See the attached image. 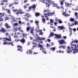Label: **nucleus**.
Returning <instances> with one entry per match:
<instances>
[{
	"mask_svg": "<svg viewBox=\"0 0 78 78\" xmlns=\"http://www.w3.org/2000/svg\"><path fill=\"white\" fill-rule=\"evenodd\" d=\"M9 36V38H2V37H0V40H3V41H11V37Z\"/></svg>",
	"mask_w": 78,
	"mask_h": 78,
	"instance_id": "1",
	"label": "nucleus"
},
{
	"mask_svg": "<svg viewBox=\"0 0 78 78\" xmlns=\"http://www.w3.org/2000/svg\"><path fill=\"white\" fill-rule=\"evenodd\" d=\"M24 12L22 11V10L19 9L18 10V11H16V14L17 16H18L20 14H24Z\"/></svg>",
	"mask_w": 78,
	"mask_h": 78,
	"instance_id": "2",
	"label": "nucleus"
},
{
	"mask_svg": "<svg viewBox=\"0 0 78 78\" xmlns=\"http://www.w3.org/2000/svg\"><path fill=\"white\" fill-rule=\"evenodd\" d=\"M58 42L59 44H66V41H65V40L63 39L58 40Z\"/></svg>",
	"mask_w": 78,
	"mask_h": 78,
	"instance_id": "3",
	"label": "nucleus"
},
{
	"mask_svg": "<svg viewBox=\"0 0 78 78\" xmlns=\"http://www.w3.org/2000/svg\"><path fill=\"white\" fill-rule=\"evenodd\" d=\"M3 45H11L12 46H14V44L12 43V42H4L3 43Z\"/></svg>",
	"mask_w": 78,
	"mask_h": 78,
	"instance_id": "4",
	"label": "nucleus"
},
{
	"mask_svg": "<svg viewBox=\"0 0 78 78\" xmlns=\"http://www.w3.org/2000/svg\"><path fill=\"white\" fill-rule=\"evenodd\" d=\"M71 48H78V47H77V45L76 44H72L71 43Z\"/></svg>",
	"mask_w": 78,
	"mask_h": 78,
	"instance_id": "5",
	"label": "nucleus"
},
{
	"mask_svg": "<svg viewBox=\"0 0 78 78\" xmlns=\"http://www.w3.org/2000/svg\"><path fill=\"white\" fill-rule=\"evenodd\" d=\"M17 47L18 48L17 50L18 51H20L21 52H22V46L20 45H18L17 46Z\"/></svg>",
	"mask_w": 78,
	"mask_h": 78,
	"instance_id": "6",
	"label": "nucleus"
},
{
	"mask_svg": "<svg viewBox=\"0 0 78 78\" xmlns=\"http://www.w3.org/2000/svg\"><path fill=\"white\" fill-rule=\"evenodd\" d=\"M6 31V30H5V29L3 28H2L1 30H0V32L1 33H5V32Z\"/></svg>",
	"mask_w": 78,
	"mask_h": 78,
	"instance_id": "7",
	"label": "nucleus"
},
{
	"mask_svg": "<svg viewBox=\"0 0 78 78\" xmlns=\"http://www.w3.org/2000/svg\"><path fill=\"white\" fill-rule=\"evenodd\" d=\"M74 51L73 52V54H75L78 53V49L76 48L73 49Z\"/></svg>",
	"mask_w": 78,
	"mask_h": 78,
	"instance_id": "8",
	"label": "nucleus"
},
{
	"mask_svg": "<svg viewBox=\"0 0 78 78\" xmlns=\"http://www.w3.org/2000/svg\"><path fill=\"white\" fill-rule=\"evenodd\" d=\"M35 23L37 27V30H39V21H35Z\"/></svg>",
	"mask_w": 78,
	"mask_h": 78,
	"instance_id": "9",
	"label": "nucleus"
},
{
	"mask_svg": "<svg viewBox=\"0 0 78 78\" xmlns=\"http://www.w3.org/2000/svg\"><path fill=\"white\" fill-rule=\"evenodd\" d=\"M5 26L6 28H11V26H9L8 24V23H5Z\"/></svg>",
	"mask_w": 78,
	"mask_h": 78,
	"instance_id": "10",
	"label": "nucleus"
},
{
	"mask_svg": "<svg viewBox=\"0 0 78 78\" xmlns=\"http://www.w3.org/2000/svg\"><path fill=\"white\" fill-rule=\"evenodd\" d=\"M36 41H37H37H37V40H38V41H39V36L37 35V34H36Z\"/></svg>",
	"mask_w": 78,
	"mask_h": 78,
	"instance_id": "11",
	"label": "nucleus"
},
{
	"mask_svg": "<svg viewBox=\"0 0 78 78\" xmlns=\"http://www.w3.org/2000/svg\"><path fill=\"white\" fill-rule=\"evenodd\" d=\"M10 17V19L12 20L13 22H15L16 21V20H15V18H14V17L13 16H11Z\"/></svg>",
	"mask_w": 78,
	"mask_h": 78,
	"instance_id": "12",
	"label": "nucleus"
},
{
	"mask_svg": "<svg viewBox=\"0 0 78 78\" xmlns=\"http://www.w3.org/2000/svg\"><path fill=\"white\" fill-rule=\"evenodd\" d=\"M39 47L40 48V50H44V48L42 45L41 44H39Z\"/></svg>",
	"mask_w": 78,
	"mask_h": 78,
	"instance_id": "13",
	"label": "nucleus"
},
{
	"mask_svg": "<svg viewBox=\"0 0 78 78\" xmlns=\"http://www.w3.org/2000/svg\"><path fill=\"white\" fill-rule=\"evenodd\" d=\"M5 14V13H0V18H2V17H3Z\"/></svg>",
	"mask_w": 78,
	"mask_h": 78,
	"instance_id": "14",
	"label": "nucleus"
},
{
	"mask_svg": "<svg viewBox=\"0 0 78 78\" xmlns=\"http://www.w3.org/2000/svg\"><path fill=\"white\" fill-rule=\"evenodd\" d=\"M26 53L27 54H31V53H32V51H31V49H30L29 50V51H27V52Z\"/></svg>",
	"mask_w": 78,
	"mask_h": 78,
	"instance_id": "15",
	"label": "nucleus"
},
{
	"mask_svg": "<svg viewBox=\"0 0 78 78\" xmlns=\"http://www.w3.org/2000/svg\"><path fill=\"white\" fill-rule=\"evenodd\" d=\"M78 42V41L77 40H75L71 42V44H73V43H77Z\"/></svg>",
	"mask_w": 78,
	"mask_h": 78,
	"instance_id": "16",
	"label": "nucleus"
},
{
	"mask_svg": "<svg viewBox=\"0 0 78 78\" xmlns=\"http://www.w3.org/2000/svg\"><path fill=\"white\" fill-rule=\"evenodd\" d=\"M20 42H21L23 43H23H24V42H25V40L23 38H22L21 40H20Z\"/></svg>",
	"mask_w": 78,
	"mask_h": 78,
	"instance_id": "17",
	"label": "nucleus"
},
{
	"mask_svg": "<svg viewBox=\"0 0 78 78\" xmlns=\"http://www.w3.org/2000/svg\"><path fill=\"white\" fill-rule=\"evenodd\" d=\"M62 48L63 49H65L66 47H65L64 45H61L59 47V48Z\"/></svg>",
	"mask_w": 78,
	"mask_h": 78,
	"instance_id": "18",
	"label": "nucleus"
},
{
	"mask_svg": "<svg viewBox=\"0 0 78 78\" xmlns=\"http://www.w3.org/2000/svg\"><path fill=\"white\" fill-rule=\"evenodd\" d=\"M54 36V33L53 32L51 33L50 35L49 36V38H50V37H53Z\"/></svg>",
	"mask_w": 78,
	"mask_h": 78,
	"instance_id": "19",
	"label": "nucleus"
},
{
	"mask_svg": "<svg viewBox=\"0 0 78 78\" xmlns=\"http://www.w3.org/2000/svg\"><path fill=\"white\" fill-rule=\"evenodd\" d=\"M39 32H40V35H41L42 36H43V32H42V30H39Z\"/></svg>",
	"mask_w": 78,
	"mask_h": 78,
	"instance_id": "20",
	"label": "nucleus"
},
{
	"mask_svg": "<svg viewBox=\"0 0 78 78\" xmlns=\"http://www.w3.org/2000/svg\"><path fill=\"white\" fill-rule=\"evenodd\" d=\"M30 29H32V28L30 27H27V31H29V30H30Z\"/></svg>",
	"mask_w": 78,
	"mask_h": 78,
	"instance_id": "21",
	"label": "nucleus"
},
{
	"mask_svg": "<svg viewBox=\"0 0 78 78\" xmlns=\"http://www.w3.org/2000/svg\"><path fill=\"white\" fill-rule=\"evenodd\" d=\"M44 15L45 16V17L47 19L46 20H49V18H48V16H47V13H44Z\"/></svg>",
	"mask_w": 78,
	"mask_h": 78,
	"instance_id": "22",
	"label": "nucleus"
},
{
	"mask_svg": "<svg viewBox=\"0 0 78 78\" xmlns=\"http://www.w3.org/2000/svg\"><path fill=\"white\" fill-rule=\"evenodd\" d=\"M44 39H45V38H44L43 37H39L40 41H44Z\"/></svg>",
	"mask_w": 78,
	"mask_h": 78,
	"instance_id": "23",
	"label": "nucleus"
},
{
	"mask_svg": "<svg viewBox=\"0 0 78 78\" xmlns=\"http://www.w3.org/2000/svg\"><path fill=\"white\" fill-rule=\"evenodd\" d=\"M3 21V19L2 18H0V21ZM2 25V23H0V27H1Z\"/></svg>",
	"mask_w": 78,
	"mask_h": 78,
	"instance_id": "24",
	"label": "nucleus"
},
{
	"mask_svg": "<svg viewBox=\"0 0 78 78\" xmlns=\"http://www.w3.org/2000/svg\"><path fill=\"white\" fill-rule=\"evenodd\" d=\"M23 37H25V38H27V34L23 33Z\"/></svg>",
	"mask_w": 78,
	"mask_h": 78,
	"instance_id": "25",
	"label": "nucleus"
},
{
	"mask_svg": "<svg viewBox=\"0 0 78 78\" xmlns=\"http://www.w3.org/2000/svg\"><path fill=\"white\" fill-rule=\"evenodd\" d=\"M24 16H25L26 17H27V18H28V17H30V15H29V14H28V13L26 14V15H25Z\"/></svg>",
	"mask_w": 78,
	"mask_h": 78,
	"instance_id": "26",
	"label": "nucleus"
},
{
	"mask_svg": "<svg viewBox=\"0 0 78 78\" xmlns=\"http://www.w3.org/2000/svg\"><path fill=\"white\" fill-rule=\"evenodd\" d=\"M56 50V47L51 48V50H52L53 51H54Z\"/></svg>",
	"mask_w": 78,
	"mask_h": 78,
	"instance_id": "27",
	"label": "nucleus"
},
{
	"mask_svg": "<svg viewBox=\"0 0 78 78\" xmlns=\"http://www.w3.org/2000/svg\"><path fill=\"white\" fill-rule=\"evenodd\" d=\"M60 3V4L61 5H64V2L63 1H59Z\"/></svg>",
	"mask_w": 78,
	"mask_h": 78,
	"instance_id": "28",
	"label": "nucleus"
},
{
	"mask_svg": "<svg viewBox=\"0 0 78 78\" xmlns=\"http://www.w3.org/2000/svg\"><path fill=\"white\" fill-rule=\"evenodd\" d=\"M36 5L35 4H34L32 6V8L33 9H35L36 8Z\"/></svg>",
	"mask_w": 78,
	"mask_h": 78,
	"instance_id": "29",
	"label": "nucleus"
},
{
	"mask_svg": "<svg viewBox=\"0 0 78 78\" xmlns=\"http://www.w3.org/2000/svg\"><path fill=\"white\" fill-rule=\"evenodd\" d=\"M29 4H27L25 5L23 7L24 9H26L28 6H29Z\"/></svg>",
	"mask_w": 78,
	"mask_h": 78,
	"instance_id": "30",
	"label": "nucleus"
},
{
	"mask_svg": "<svg viewBox=\"0 0 78 78\" xmlns=\"http://www.w3.org/2000/svg\"><path fill=\"white\" fill-rule=\"evenodd\" d=\"M58 28L61 30H63V29H64V27L62 26H60L58 27Z\"/></svg>",
	"mask_w": 78,
	"mask_h": 78,
	"instance_id": "31",
	"label": "nucleus"
},
{
	"mask_svg": "<svg viewBox=\"0 0 78 78\" xmlns=\"http://www.w3.org/2000/svg\"><path fill=\"white\" fill-rule=\"evenodd\" d=\"M6 11L8 12V14H11V12H10V11L9 10V9H6Z\"/></svg>",
	"mask_w": 78,
	"mask_h": 78,
	"instance_id": "32",
	"label": "nucleus"
},
{
	"mask_svg": "<svg viewBox=\"0 0 78 78\" xmlns=\"http://www.w3.org/2000/svg\"><path fill=\"white\" fill-rule=\"evenodd\" d=\"M70 21L72 22H74V21H75V20L73 18H70Z\"/></svg>",
	"mask_w": 78,
	"mask_h": 78,
	"instance_id": "33",
	"label": "nucleus"
},
{
	"mask_svg": "<svg viewBox=\"0 0 78 78\" xmlns=\"http://www.w3.org/2000/svg\"><path fill=\"white\" fill-rule=\"evenodd\" d=\"M33 29H32L31 30H30V33L31 34H33V28H34V27L33 28Z\"/></svg>",
	"mask_w": 78,
	"mask_h": 78,
	"instance_id": "34",
	"label": "nucleus"
},
{
	"mask_svg": "<svg viewBox=\"0 0 78 78\" xmlns=\"http://www.w3.org/2000/svg\"><path fill=\"white\" fill-rule=\"evenodd\" d=\"M12 25L13 26H17V25H18V24L17 23H15L14 24L12 23Z\"/></svg>",
	"mask_w": 78,
	"mask_h": 78,
	"instance_id": "35",
	"label": "nucleus"
},
{
	"mask_svg": "<svg viewBox=\"0 0 78 78\" xmlns=\"http://www.w3.org/2000/svg\"><path fill=\"white\" fill-rule=\"evenodd\" d=\"M58 23H62V20H59L58 21Z\"/></svg>",
	"mask_w": 78,
	"mask_h": 78,
	"instance_id": "36",
	"label": "nucleus"
},
{
	"mask_svg": "<svg viewBox=\"0 0 78 78\" xmlns=\"http://www.w3.org/2000/svg\"><path fill=\"white\" fill-rule=\"evenodd\" d=\"M39 1H40V2H43L44 3H45V2H47V1H45V0H40Z\"/></svg>",
	"mask_w": 78,
	"mask_h": 78,
	"instance_id": "37",
	"label": "nucleus"
},
{
	"mask_svg": "<svg viewBox=\"0 0 78 78\" xmlns=\"http://www.w3.org/2000/svg\"><path fill=\"white\" fill-rule=\"evenodd\" d=\"M35 15L36 17H37V16H39V13L36 12L35 13Z\"/></svg>",
	"mask_w": 78,
	"mask_h": 78,
	"instance_id": "38",
	"label": "nucleus"
},
{
	"mask_svg": "<svg viewBox=\"0 0 78 78\" xmlns=\"http://www.w3.org/2000/svg\"><path fill=\"white\" fill-rule=\"evenodd\" d=\"M72 51L71 50H68L67 51V53H71V52H72Z\"/></svg>",
	"mask_w": 78,
	"mask_h": 78,
	"instance_id": "39",
	"label": "nucleus"
},
{
	"mask_svg": "<svg viewBox=\"0 0 78 78\" xmlns=\"http://www.w3.org/2000/svg\"><path fill=\"white\" fill-rule=\"evenodd\" d=\"M64 52V51H62L61 50L58 51V53H63Z\"/></svg>",
	"mask_w": 78,
	"mask_h": 78,
	"instance_id": "40",
	"label": "nucleus"
},
{
	"mask_svg": "<svg viewBox=\"0 0 78 78\" xmlns=\"http://www.w3.org/2000/svg\"><path fill=\"white\" fill-rule=\"evenodd\" d=\"M47 15H48V16H51V13L49 12L48 13H46Z\"/></svg>",
	"mask_w": 78,
	"mask_h": 78,
	"instance_id": "41",
	"label": "nucleus"
},
{
	"mask_svg": "<svg viewBox=\"0 0 78 78\" xmlns=\"http://www.w3.org/2000/svg\"><path fill=\"white\" fill-rule=\"evenodd\" d=\"M1 2H7L8 0H3L2 1H1Z\"/></svg>",
	"mask_w": 78,
	"mask_h": 78,
	"instance_id": "42",
	"label": "nucleus"
},
{
	"mask_svg": "<svg viewBox=\"0 0 78 78\" xmlns=\"http://www.w3.org/2000/svg\"><path fill=\"white\" fill-rule=\"evenodd\" d=\"M50 23H53L54 22V20H52V19H50Z\"/></svg>",
	"mask_w": 78,
	"mask_h": 78,
	"instance_id": "43",
	"label": "nucleus"
},
{
	"mask_svg": "<svg viewBox=\"0 0 78 78\" xmlns=\"http://www.w3.org/2000/svg\"><path fill=\"white\" fill-rule=\"evenodd\" d=\"M51 16H53V15H55V12L51 13Z\"/></svg>",
	"mask_w": 78,
	"mask_h": 78,
	"instance_id": "44",
	"label": "nucleus"
},
{
	"mask_svg": "<svg viewBox=\"0 0 78 78\" xmlns=\"http://www.w3.org/2000/svg\"><path fill=\"white\" fill-rule=\"evenodd\" d=\"M12 9H13V12H16H16H17V11H18V10H17V9H16V10L13 9H14V7L12 8Z\"/></svg>",
	"mask_w": 78,
	"mask_h": 78,
	"instance_id": "45",
	"label": "nucleus"
},
{
	"mask_svg": "<svg viewBox=\"0 0 78 78\" xmlns=\"http://www.w3.org/2000/svg\"><path fill=\"white\" fill-rule=\"evenodd\" d=\"M57 38H59V39H61V35H58V37H57Z\"/></svg>",
	"mask_w": 78,
	"mask_h": 78,
	"instance_id": "46",
	"label": "nucleus"
},
{
	"mask_svg": "<svg viewBox=\"0 0 78 78\" xmlns=\"http://www.w3.org/2000/svg\"><path fill=\"white\" fill-rule=\"evenodd\" d=\"M55 22H58V21L59 20H58V18H55Z\"/></svg>",
	"mask_w": 78,
	"mask_h": 78,
	"instance_id": "47",
	"label": "nucleus"
},
{
	"mask_svg": "<svg viewBox=\"0 0 78 78\" xmlns=\"http://www.w3.org/2000/svg\"><path fill=\"white\" fill-rule=\"evenodd\" d=\"M42 22L44 23V22H45V19H44V18H42Z\"/></svg>",
	"mask_w": 78,
	"mask_h": 78,
	"instance_id": "48",
	"label": "nucleus"
},
{
	"mask_svg": "<svg viewBox=\"0 0 78 78\" xmlns=\"http://www.w3.org/2000/svg\"><path fill=\"white\" fill-rule=\"evenodd\" d=\"M66 6H67L68 7H69V6H70V4L69 3H67L66 4Z\"/></svg>",
	"mask_w": 78,
	"mask_h": 78,
	"instance_id": "49",
	"label": "nucleus"
},
{
	"mask_svg": "<svg viewBox=\"0 0 78 78\" xmlns=\"http://www.w3.org/2000/svg\"><path fill=\"white\" fill-rule=\"evenodd\" d=\"M43 50V52L44 53V54H47V51L45 50Z\"/></svg>",
	"mask_w": 78,
	"mask_h": 78,
	"instance_id": "50",
	"label": "nucleus"
},
{
	"mask_svg": "<svg viewBox=\"0 0 78 78\" xmlns=\"http://www.w3.org/2000/svg\"><path fill=\"white\" fill-rule=\"evenodd\" d=\"M46 5H47L48 7H49V6L50 5L49 3L48 4L47 2H46Z\"/></svg>",
	"mask_w": 78,
	"mask_h": 78,
	"instance_id": "51",
	"label": "nucleus"
},
{
	"mask_svg": "<svg viewBox=\"0 0 78 78\" xmlns=\"http://www.w3.org/2000/svg\"><path fill=\"white\" fill-rule=\"evenodd\" d=\"M46 47H50V45L48 43L46 44Z\"/></svg>",
	"mask_w": 78,
	"mask_h": 78,
	"instance_id": "52",
	"label": "nucleus"
},
{
	"mask_svg": "<svg viewBox=\"0 0 78 78\" xmlns=\"http://www.w3.org/2000/svg\"><path fill=\"white\" fill-rule=\"evenodd\" d=\"M31 8H32V7H31V6L29 8V10H27V11H30L31 10Z\"/></svg>",
	"mask_w": 78,
	"mask_h": 78,
	"instance_id": "53",
	"label": "nucleus"
},
{
	"mask_svg": "<svg viewBox=\"0 0 78 78\" xmlns=\"http://www.w3.org/2000/svg\"><path fill=\"white\" fill-rule=\"evenodd\" d=\"M14 38H16V39H18V37H17V35H14Z\"/></svg>",
	"mask_w": 78,
	"mask_h": 78,
	"instance_id": "54",
	"label": "nucleus"
},
{
	"mask_svg": "<svg viewBox=\"0 0 78 78\" xmlns=\"http://www.w3.org/2000/svg\"><path fill=\"white\" fill-rule=\"evenodd\" d=\"M60 8H62V10H64V6H63L61 5Z\"/></svg>",
	"mask_w": 78,
	"mask_h": 78,
	"instance_id": "55",
	"label": "nucleus"
},
{
	"mask_svg": "<svg viewBox=\"0 0 78 78\" xmlns=\"http://www.w3.org/2000/svg\"><path fill=\"white\" fill-rule=\"evenodd\" d=\"M62 38L63 39H66L67 38V37H66V36H63Z\"/></svg>",
	"mask_w": 78,
	"mask_h": 78,
	"instance_id": "56",
	"label": "nucleus"
},
{
	"mask_svg": "<svg viewBox=\"0 0 78 78\" xmlns=\"http://www.w3.org/2000/svg\"><path fill=\"white\" fill-rule=\"evenodd\" d=\"M55 37H57V38H58V35L57 34H55Z\"/></svg>",
	"mask_w": 78,
	"mask_h": 78,
	"instance_id": "57",
	"label": "nucleus"
},
{
	"mask_svg": "<svg viewBox=\"0 0 78 78\" xmlns=\"http://www.w3.org/2000/svg\"><path fill=\"white\" fill-rule=\"evenodd\" d=\"M39 54V52H34L33 53V54L34 55H36V54Z\"/></svg>",
	"mask_w": 78,
	"mask_h": 78,
	"instance_id": "58",
	"label": "nucleus"
},
{
	"mask_svg": "<svg viewBox=\"0 0 78 78\" xmlns=\"http://www.w3.org/2000/svg\"><path fill=\"white\" fill-rule=\"evenodd\" d=\"M54 5H53V6H54V7H56V6H58V5H57V4H55Z\"/></svg>",
	"mask_w": 78,
	"mask_h": 78,
	"instance_id": "59",
	"label": "nucleus"
},
{
	"mask_svg": "<svg viewBox=\"0 0 78 78\" xmlns=\"http://www.w3.org/2000/svg\"><path fill=\"white\" fill-rule=\"evenodd\" d=\"M74 23L75 25H77V24H78V23H77V22H76V21L74 22Z\"/></svg>",
	"mask_w": 78,
	"mask_h": 78,
	"instance_id": "60",
	"label": "nucleus"
},
{
	"mask_svg": "<svg viewBox=\"0 0 78 78\" xmlns=\"http://www.w3.org/2000/svg\"><path fill=\"white\" fill-rule=\"evenodd\" d=\"M27 1H28V0H25L24 2V3H27Z\"/></svg>",
	"mask_w": 78,
	"mask_h": 78,
	"instance_id": "61",
	"label": "nucleus"
},
{
	"mask_svg": "<svg viewBox=\"0 0 78 78\" xmlns=\"http://www.w3.org/2000/svg\"><path fill=\"white\" fill-rule=\"evenodd\" d=\"M56 7L57 8V9H60V7H59L58 6H56Z\"/></svg>",
	"mask_w": 78,
	"mask_h": 78,
	"instance_id": "62",
	"label": "nucleus"
},
{
	"mask_svg": "<svg viewBox=\"0 0 78 78\" xmlns=\"http://www.w3.org/2000/svg\"><path fill=\"white\" fill-rule=\"evenodd\" d=\"M54 25H57L58 24V23H57V22H55L54 23Z\"/></svg>",
	"mask_w": 78,
	"mask_h": 78,
	"instance_id": "63",
	"label": "nucleus"
},
{
	"mask_svg": "<svg viewBox=\"0 0 78 78\" xmlns=\"http://www.w3.org/2000/svg\"><path fill=\"white\" fill-rule=\"evenodd\" d=\"M67 48L68 49H69V50H70V49H71V48L69 46H68Z\"/></svg>",
	"mask_w": 78,
	"mask_h": 78,
	"instance_id": "64",
	"label": "nucleus"
}]
</instances>
